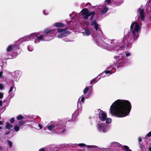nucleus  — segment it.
Segmentation results:
<instances>
[{
	"mask_svg": "<svg viewBox=\"0 0 151 151\" xmlns=\"http://www.w3.org/2000/svg\"><path fill=\"white\" fill-rule=\"evenodd\" d=\"M140 29L141 27L138 23L133 22L130 27V31L132 35H129V33L124 36L122 42L120 40H110L107 38H104L103 40L97 37H95L94 39L99 46L108 50H116L119 54H121L126 47H129L134 41L137 39Z\"/></svg>",
	"mask_w": 151,
	"mask_h": 151,
	"instance_id": "obj_1",
	"label": "nucleus"
},
{
	"mask_svg": "<svg viewBox=\"0 0 151 151\" xmlns=\"http://www.w3.org/2000/svg\"><path fill=\"white\" fill-rule=\"evenodd\" d=\"M131 108V104L129 101L118 99L111 105L110 112L113 116L118 117H123L129 115Z\"/></svg>",
	"mask_w": 151,
	"mask_h": 151,
	"instance_id": "obj_2",
	"label": "nucleus"
},
{
	"mask_svg": "<svg viewBox=\"0 0 151 151\" xmlns=\"http://www.w3.org/2000/svg\"><path fill=\"white\" fill-rule=\"evenodd\" d=\"M55 31L54 30L47 29L44 31L43 35H41V32H35L31 34L29 36L30 40H32L35 39L34 43L37 44L41 41L51 40L53 38V36L55 35Z\"/></svg>",
	"mask_w": 151,
	"mask_h": 151,
	"instance_id": "obj_3",
	"label": "nucleus"
},
{
	"mask_svg": "<svg viewBox=\"0 0 151 151\" xmlns=\"http://www.w3.org/2000/svg\"><path fill=\"white\" fill-rule=\"evenodd\" d=\"M47 128L50 131H56L57 130H61L62 133L65 132V129L64 126L60 124L57 122H52L50 124L48 125Z\"/></svg>",
	"mask_w": 151,
	"mask_h": 151,
	"instance_id": "obj_4",
	"label": "nucleus"
},
{
	"mask_svg": "<svg viewBox=\"0 0 151 151\" xmlns=\"http://www.w3.org/2000/svg\"><path fill=\"white\" fill-rule=\"evenodd\" d=\"M97 131L101 133H106L108 132L109 126L99 121L97 124Z\"/></svg>",
	"mask_w": 151,
	"mask_h": 151,
	"instance_id": "obj_5",
	"label": "nucleus"
},
{
	"mask_svg": "<svg viewBox=\"0 0 151 151\" xmlns=\"http://www.w3.org/2000/svg\"><path fill=\"white\" fill-rule=\"evenodd\" d=\"M55 31V34L53 36V37L55 35H58L57 37L59 38H61L63 37H65L67 35L70 33L67 30L65 29L59 28L57 30L52 29Z\"/></svg>",
	"mask_w": 151,
	"mask_h": 151,
	"instance_id": "obj_6",
	"label": "nucleus"
},
{
	"mask_svg": "<svg viewBox=\"0 0 151 151\" xmlns=\"http://www.w3.org/2000/svg\"><path fill=\"white\" fill-rule=\"evenodd\" d=\"M82 15L83 16V18L86 20L88 19V17L91 16L90 19L92 20L93 19V16L95 13L93 12H89L87 9H83L81 12Z\"/></svg>",
	"mask_w": 151,
	"mask_h": 151,
	"instance_id": "obj_7",
	"label": "nucleus"
},
{
	"mask_svg": "<svg viewBox=\"0 0 151 151\" xmlns=\"http://www.w3.org/2000/svg\"><path fill=\"white\" fill-rule=\"evenodd\" d=\"M114 58L116 59V64L119 65V67H121L125 63L123 57L122 55L115 56Z\"/></svg>",
	"mask_w": 151,
	"mask_h": 151,
	"instance_id": "obj_8",
	"label": "nucleus"
},
{
	"mask_svg": "<svg viewBox=\"0 0 151 151\" xmlns=\"http://www.w3.org/2000/svg\"><path fill=\"white\" fill-rule=\"evenodd\" d=\"M96 112L99 113V118L101 121H104L105 120L107 117V115L104 111L100 109H98Z\"/></svg>",
	"mask_w": 151,
	"mask_h": 151,
	"instance_id": "obj_9",
	"label": "nucleus"
},
{
	"mask_svg": "<svg viewBox=\"0 0 151 151\" xmlns=\"http://www.w3.org/2000/svg\"><path fill=\"white\" fill-rule=\"evenodd\" d=\"M91 25L93 26L96 31L98 30V32L99 36L101 37L102 35V32L101 29L99 28V25L96 20L92 21L91 23Z\"/></svg>",
	"mask_w": 151,
	"mask_h": 151,
	"instance_id": "obj_10",
	"label": "nucleus"
},
{
	"mask_svg": "<svg viewBox=\"0 0 151 151\" xmlns=\"http://www.w3.org/2000/svg\"><path fill=\"white\" fill-rule=\"evenodd\" d=\"M18 47V46L16 45L13 44L10 45L6 48V52L8 55H10L11 52L13 50H16Z\"/></svg>",
	"mask_w": 151,
	"mask_h": 151,
	"instance_id": "obj_11",
	"label": "nucleus"
},
{
	"mask_svg": "<svg viewBox=\"0 0 151 151\" xmlns=\"http://www.w3.org/2000/svg\"><path fill=\"white\" fill-rule=\"evenodd\" d=\"M138 12H139L140 17L142 21L145 20V13L144 10L143 9H139L138 10Z\"/></svg>",
	"mask_w": 151,
	"mask_h": 151,
	"instance_id": "obj_12",
	"label": "nucleus"
},
{
	"mask_svg": "<svg viewBox=\"0 0 151 151\" xmlns=\"http://www.w3.org/2000/svg\"><path fill=\"white\" fill-rule=\"evenodd\" d=\"M84 101V97L83 96H81V97H80L78 100L77 102L78 106H81V103H83Z\"/></svg>",
	"mask_w": 151,
	"mask_h": 151,
	"instance_id": "obj_13",
	"label": "nucleus"
},
{
	"mask_svg": "<svg viewBox=\"0 0 151 151\" xmlns=\"http://www.w3.org/2000/svg\"><path fill=\"white\" fill-rule=\"evenodd\" d=\"M54 25V26L56 27H63L64 26V24L62 23L58 22L55 23Z\"/></svg>",
	"mask_w": 151,
	"mask_h": 151,
	"instance_id": "obj_14",
	"label": "nucleus"
},
{
	"mask_svg": "<svg viewBox=\"0 0 151 151\" xmlns=\"http://www.w3.org/2000/svg\"><path fill=\"white\" fill-rule=\"evenodd\" d=\"M13 76L15 78H17L20 76L19 72V71H16L14 72Z\"/></svg>",
	"mask_w": 151,
	"mask_h": 151,
	"instance_id": "obj_15",
	"label": "nucleus"
},
{
	"mask_svg": "<svg viewBox=\"0 0 151 151\" xmlns=\"http://www.w3.org/2000/svg\"><path fill=\"white\" fill-rule=\"evenodd\" d=\"M111 145L113 146L119 147L121 145L119 143L116 142H113L111 143Z\"/></svg>",
	"mask_w": 151,
	"mask_h": 151,
	"instance_id": "obj_16",
	"label": "nucleus"
},
{
	"mask_svg": "<svg viewBox=\"0 0 151 151\" xmlns=\"http://www.w3.org/2000/svg\"><path fill=\"white\" fill-rule=\"evenodd\" d=\"M108 8L106 6H104L103 9L101 11V13L102 14H104L107 11Z\"/></svg>",
	"mask_w": 151,
	"mask_h": 151,
	"instance_id": "obj_17",
	"label": "nucleus"
},
{
	"mask_svg": "<svg viewBox=\"0 0 151 151\" xmlns=\"http://www.w3.org/2000/svg\"><path fill=\"white\" fill-rule=\"evenodd\" d=\"M35 128L37 129H40L42 128V126L38 123H35Z\"/></svg>",
	"mask_w": 151,
	"mask_h": 151,
	"instance_id": "obj_18",
	"label": "nucleus"
},
{
	"mask_svg": "<svg viewBox=\"0 0 151 151\" xmlns=\"http://www.w3.org/2000/svg\"><path fill=\"white\" fill-rule=\"evenodd\" d=\"M150 2H148V5H147L148 7L147 8L146 11L147 12V13L151 12V6L150 5Z\"/></svg>",
	"mask_w": 151,
	"mask_h": 151,
	"instance_id": "obj_19",
	"label": "nucleus"
},
{
	"mask_svg": "<svg viewBox=\"0 0 151 151\" xmlns=\"http://www.w3.org/2000/svg\"><path fill=\"white\" fill-rule=\"evenodd\" d=\"M30 39L29 38V36H25L22 38V40L23 41H26L30 40Z\"/></svg>",
	"mask_w": 151,
	"mask_h": 151,
	"instance_id": "obj_20",
	"label": "nucleus"
},
{
	"mask_svg": "<svg viewBox=\"0 0 151 151\" xmlns=\"http://www.w3.org/2000/svg\"><path fill=\"white\" fill-rule=\"evenodd\" d=\"M84 35L86 36H89L91 34V32L90 30L88 29H86L84 30Z\"/></svg>",
	"mask_w": 151,
	"mask_h": 151,
	"instance_id": "obj_21",
	"label": "nucleus"
},
{
	"mask_svg": "<svg viewBox=\"0 0 151 151\" xmlns=\"http://www.w3.org/2000/svg\"><path fill=\"white\" fill-rule=\"evenodd\" d=\"M12 127V125L9 124V123H6L5 126L6 128L9 129H11Z\"/></svg>",
	"mask_w": 151,
	"mask_h": 151,
	"instance_id": "obj_22",
	"label": "nucleus"
},
{
	"mask_svg": "<svg viewBox=\"0 0 151 151\" xmlns=\"http://www.w3.org/2000/svg\"><path fill=\"white\" fill-rule=\"evenodd\" d=\"M43 14L45 15H48L49 13V12L47 10L44 9L42 11Z\"/></svg>",
	"mask_w": 151,
	"mask_h": 151,
	"instance_id": "obj_23",
	"label": "nucleus"
},
{
	"mask_svg": "<svg viewBox=\"0 0 151 151\" xmlns=\"http://www.w3.org/2000/svg\"><path fill=\"white\" fill-rule=\"evenodd\" d=\"M28 50L29 51H32L34 50L33 47L31 45H28L27 48Z\"/></svg>",
	"mask_w": 151,
	"mask_h": 151,
	"instance_id": "obj_24",
	"label": "nucleus"
},
{
	"mask_svg": "<svg viewBox=\"0 0 151 151\" xmlns=\"http://www.w3.org/2000/svg\"><path fill=\"white\" fill-rule=\"evenodd\" d=\"M106 124H109L111 122L112 119L111 118H106Z\"/></svg>",
	"mask_w": 151,
	"mask_h": 151,
	"instance_id": "obj_25",
	"label": "nucleus"
},
{
	"mask_svg": "<svg viewBox=\"0 0 151 151\" xmlns=\"http://www.w3.org/2000/svg\"><path fill=\"white\" fill-rule=\"evenodd\" d=\"M12 91H16V88L14 86L11 87L9 91V93L12 92Z\"/></svg>",
	"mask_w": 151,
	"mask_h": 151,
	"instance_id": "obj_26",
	"label": "nucleus"
},
{
	"mask_svg": "<svg viewBox=\"0 0 151 151\" xmlns=\"http://www.w3.org/2000/svg\"><path fill=\"white\" fill-rule=\"evenodd\" d=\"M105 1L108 4H109L111 3L114 4H115V3H114L113 1V0H105Z\"/></svg>",
	"mask_w": 151,
	"mask_h": 151,
	"instance_id": "obj_27",
	"label": "nucleus"
},
{
	"mask_svg": "<svg viewBox=\"0 0 151 151\" xmlns=\"http://www.w3.org/2000/svg\"><path fill=\"white\" fill-rule=\"evenodd\" d=\"M14 129L15 131L17 132L19 130V127L18 125H15L14 127Z\"/></svg>",
	"mask_w": 151,
	"mask_h": 151,
	"instance_id": "obj_28",
	"label": "nucleus"
},
{
	"mask_svg": "<svg viewBox=\"0 0 151 151\" xmlns=\"http://www.w3.org/2000/svg\"><path fill=\"white\" fill-rule=\"evenodd\" d=\"M96 78H94V79H92L91 81V84H93L95 83L96 82H97L98 81V80H97L96 81Z\"/></svg>",
	"mask_w": 151,
	"mask_h": 151,
	"instance_id": "obj_29",
	"label": "nucleus"
},
{
	"mask_svg": "<svg viewBox=\"0 0 151 151\" xmlns=\"http://www.w3.org/2000/svg\"><path fill=\"white\" fill-rule=\"evenodd\" d=\"M124 148L125 151H132V150L129 149V147L127 146L124 145Z\"/></svg>",
	"mask_w": 151,
	"mask_h": 151,
	"instance_id": "obj_30",
	"label": "nucleus"
},
{
	"mask_svg": "<svg viewBox=\"0 0 151 151\" xmlns=\"http://www.w3.org/2000/svg\"><path fill=\"white\" fill-rule=\"evenodd\" d=\"M24 117L22 116L21 115H19L17 117V119L18 120H20L22 119H23Z\"/></svg>",
	"mask_w": 151,
	"mask_h": 151,
	"instance_id": "obj_31",
	"label": "nucleus"
},
{
	"mask_svg": "<svg viewBox=\"0 0 151 151\" xmlns=\"http://www.w3.org/2000/svg\"><path fill=\"white\" fill-rule=\"evenodd\" d=\"M88 90H89L88 87H86V88H85L84 89V90L83 91V92L84 93V94H86L87 93L88 91Z\"/></svg>",
	"mask_w": 151,
	"mask_h": 151,
	"instance_id": "obj_32",
	"label": "nucleus"
},
{
	"mask_svg": "<svg viewBox=\"0 0 151 151\" xmlns=\"http://www.w3.org/2000/svg\"><path fill=\"white\" fill-rule=\"evenodd\" d=\"M7 142L8 143V144L10 146V148H11L12 146V142L9 140H8Z\"/></svg>",
	"mask_w": 151,
	"mask_h": 151,
	"instance_id": "obj_33",
	"label": "nucleus"
},
{
	"mask_svg": "<svg viewBox=\"0 0 151 151\" xmlns=\"http://www.w3.org/2000/svg\"><path fill=\"white\" fill-rule=\"evenodd\" d=\"M24 124V122L23 121H20L19 122L18 125L19 126H22L23 124Z\"/></svg>",
	"mask_w": 151,
	"mask_h": 151,
	"instance_id": "obj_34",
	"label": "nucleus"
},
{
	"mask_svg": "<svg viewBox=\"0 0 151 151\" xmlns=\"http://www.w3.org/2000/svg\"><path fill=\"white\" fill-rule=\"evenodd\" d=\"M151 136V131L149 132L145 136V138H147V137H149Z\"/></svg>",
	"mask_w": 151,
	"mask_h": 151,
	"instance_id": "obj_35",
	"label": "nucleus"
},
{
	"mask_svg": "<svg viewBox=\"0 0 151 151\" xmlns=\"http://www.w3.org/2000/svg\"><path fill=\"white\" fill-rule=\"evenodd\" d=\"M4 93L2 92H0V99H1L3 98L4 96Z\"/></svg>",
	"mask_w": 151,
	"mask_h": 151,
	"instance_id": "obj_36",
	"label": "nucleus"
},
{
	"mask_svg": "<svg viewBox=\"0 0 151 151\" xmlns=\"http://www.w3.org/2000/svg\"><path fill=\"white\" fill-rule=\"evenodd\" d=\"M87 147L89 148H96L97 147L93 145H87Z\"/></svg>",
	"mask_w": 151,
	"mask_h": 151,
	"instance_id": "obj_37",
	"label": "nucleus"
},
{
	"mask_svg": "<svg viewBox=\"0 0 151 151\" xmlns=\"http://www.w3.org/2000/svg\"><path fill=\"white\" fill-rule=\"evenodd\" d=\"M14 118H11L10 120V122L11 123H12V124L14 122Z\"/></svg>",
	"mask_w": 151,
	"mask_h": 151,
	"instance_id": "obj_38",
	"label": "nucleus"
},
{
	"mask_svg": "<svg viewBox=\"0 0 151 151\" xmlns=\"http://www.w3.org/2000/svg\"><path fill=\"white\" fill-rule=\"evenodd\" d=\"M125 55L126 57H129L131 55V53L129 52H126Z\"/></svg>",
	"mask_w": 151,
	"mask_h": 151,
	"instance_id": "obj_39",
	"label": "nucleus"
},
{
	"mask_svg": "<svg viewBox=\"0 0 151 151\" xmlns=\"http://www.w3.org/2000/svg\"><path fill=\"white\" fill-rule=\"evenodd\" d=\"M78 145L81 147H83L86 146V145L84 143H80L78 144Z\"/></svg>",
	"mask_w": 151,
	"mask_h": 151,
	"instance_id": "obj_40",
	"label": "nucleus"
},
{
	"mask_svg": "<svg viewBox=\"0 0 151 151\" xmlns=\"http://www.w3.org/2000/svg\"><path fill=\"white\" fill-rule=\"evenodd\" d=\"M111 70H105V73L106 74L111 73V74H112V73H111Z\"/></svg>",
	"mask_w": 151,
	"mask_h": 151,
	"instance_id": "obj_41",
	"label": "nucleus"
},
{
	"mask_svg": "<svg viewBox=\"0 0 151 151\" xmlns=\"http://www.w3.org/2000/svg\"><path fill=\"white\" fill-rule=\"evenodd\" d=\"M4 88V86L3 85H2L1 84H0V89L2 90V89H3Z\"/></svg>",
	"mask_w": 151,
	"mask_h": 151,
	"instance_id": "obj_42",
	"label": "nucleus"
},
{
	"mask_svg": "<svg viewBox=\"0 0 151 151\" xmlns=\"http://www.w3.org/2000/svg\"><path fill=\"white\" fill-rule=\"evenodd\" d=\"M3 71H1L0 72V78H2L3 77L2 75L3 74Z\"/></svg>",
	"mask_w": 151,
	"mask_h": 151,
	"instance_id": "obj_43",
	"label": "nucleus"
},
{
	"mask_svg": "<svg viewBox=\"0 0 151 151\" xmlns=\"http://www.w3.org/2000/svg\"><path fill=\"white\" fill-rule=\"evenodd\" d=\"M91 6V4L89 3H87L86 4V6L88 7H90Z\"/></svg>",
	"mask_w": 151,
	"mask_h": 151,
	"instance_id": "obj_44",
	"label": "nucleus"
},
{
	"mask_svg": "<svg viewBox=\"0 0 151 151\" xmlns=\"http://www.w3.org/2000/svg\"><path fill=\"white\" fill-rule=\"evenodd\" d=\"M104 74V73L103 72L102 73H101L98 76H98H101V77H104L105 76H103V75Z\"/></svg>",
	"mask_w": 151,
	"mask_h": 151,
	"instance_id": "obj_45",
	"label": "nucleus"
},
{
	"mask_svg": "<svg viewBox=\"0 0 151 151\" xmlns=\"http://www.w3.org/2000/svg\"><path fill=\"white\" fill-rule=\"evenodd\" d=\"M149 150L150 151H151V143L150 144Z\"/></svg>",
	"mask_w": 151,
	"mask_h": 151,
	"instance_id": "obj_46",
	"label": "nucleus"
},
{
	"mask_svg": "<svg viewBox=\"0 0 151 151\" xmlns=\"http://www.w3.org/2000/svg\"><path fill=\"white\" fill-rule=\"evenodd\" d=\"M118 2H119V4H118V5H119L120 4H122L123 2V1L122 0H119Z\"/></svg>",
	"mask_w": 151,
	"mask_h": 151,
	"instance_id": "obj_47",
	"label": "nucleus"
},
{
	"mask_svg": "<svg viewBox=\"0 0 151 151\" xmlns=\"http://www.w3.org/2000/svg\"><path fill=\"white\" fill-rule=\"evenodd\" d=\"M138 140L139 142H140L142 140V138L141 137L139 138Z\"/></svg>",
	"mask_w": 151,
	"mask_h": 151,
	"instance_id": "obj_48",
	"label": "nucleus"
},
{
	"mask_svg": "<svg viewBox=\"0 0 151 151\" xmlns=\"http://www.w3.org/2000/svg\"><path fill=\"white\" fill-rule=\"evenodd\" d=\"M39 151H45V149L44 148H41L39 150Z\"/></svg>",
	"mask_w": 151,
	"mask_h": 151,
	"instance_id": "obj_49",
	"label": "nucleus"
},
{
	"mask_svg": "<svg viewBox=\"0 0 151 151\" xmlns=\"http://www.w3.org/2000/svg\"><path fill=\"white\" fill-rule=\"evenodd\" d=\"M63 40L66 42H69L70 41L69 40L67 39H64Z\"/></svg>",
	"mask_w": 151,
	"mask_h": 151,
	"instance_id": "obj_50",
	"label": "nucleus"
},
{
	"mask_svg": "<svg viewBox=\"0 0 151 151\" xmlns=\"http://www.w3.org/2000/svg\"><path fill=\"white\" fill-rule=\"evenodd\" d=\"M2 106V102L1 100H0V106Z\"/></svg>",
	"mask_w": 151,
	"mask_h": 151,
	"instance_id": "obj_51",
	"label": "nucleus"
},
{
	"mask_svg": "<svg viewBox=\"0 0 151 151\" xmlns=\"http://www.w3.org/2000/svg\"><path fill=\"white\" fill-rule=\"evenodd\" d=\"M9 133V132H6L5 134H6V135H7Z\"/></svg>",
	"mask_w": 151,
	"mask_h": 151,
	"instance_id": "obj_52",
	"label": "nucleus"
},
{
	"mask_svg": "<svg viewBox=\"0 0 151 151\" xmlns=\"http://www.w3.org/2000/svg\"><path fill=\"white\" fill-rule=\"evenodd\" d=\"M3 150V148L2 147H1V146H0V150Z\"/></svg>",
	"mask_w": 151,
	"mask_h": 151,
	"instance_id": "obj_53",
	"label": "nucleus"
},
{
	"mask_svg": "<svg viewBox=\"0 0 151 151\" xmlns=\"http://www.w3.org/2000/svg\"><path fill=\"white\" fill-rule=\"evenodd\" d=\"M2 124H3L2 122L1 121H0V125H2Z\"/></svg>",
	"mask_w": 151,
	"mask_h": 151,
	"instance_id": "obj_54",
	"label": "nucleus"
},
{
	"mask_svg": "<svg viewBox=\"0 0 151 151\" xmlns=\"http://www.w3.org/2000/svg\"><path fill=\"white\" fill-rule=\"evenodd\" d=\"M74 12H73V13H72V14H70V16H71V15L72 14H74Z\"/></svg>",
	"mask_w": 151,
	"mask_h": 151,
	"instance_id": "obj_55",
	"label": "nucleus"
},
{
	"mask_svg": "<svg viewBox=\"0 0 151 151\" xmlns=\"http://www.w3.org/2000/svg\"><path fill=\"white\" fill-rule=\"evenodd\" d=\"M19 53H18V54H19L20 53V51H21V50L20 49H19Z\"/></svg>",
	"mask_w": 151,
	"mask_h": 151,
	"instance_id": "obj_56",
	"label": "nucleus"
},
{
	"mask_svg": "<svg viewBox=\"0 0 151 151\" xmlns=\"http://www.w3.org/2000/svg\"><path fill=\"white\" fill-rule=\"evenodd\" d=\"M9 96L10 98H11L12 97V95H9Z\"/></svg>",
	"mask_w": 151,
	"mask_h": 151,
	"instance_id": "obj_57",
	"label": "nucleus"
},
{
	"mask_svg": "<svg viewBox=\"0 0 151 151\" xmlns=\"http://www.w3.org/2000/svg\"><path fill=\"white\" fill-rule=\"evenodd\" d=\"M9 58H9L8 57H5V59H8Z\"/></svg>",
	"mask_w": 151,
	"mask_h": 151,
	"instance_id": "obj_58",
	"label": "nucleus"
},
{
	"mask_svg": "<svg viewBox=\"0 0 151 151\" xmlns=\"http://www.w3.org/2000/svg\"><path fill=\"white\" fill-rule=\"evenodd\" d=\"M2 129V128L0 126V130Z\"/></svg>",
	"mask_w": 151,
	"mask_h": 151,
	"instance_id": "obj_59",
	"label": "nucleus"
},
{
	"mask_svg": "<svg viewBox=\"0 0 151 151\" xmlns=\"http://www.w3.org/2000/svg\"><path fill=\"white\" fill-rule=\"evenodd\" d=\"M74 145H75V146H77V144H75Z\"/></svg>",
	"mask_w": 151,
	"mask_h": 151,
	"instance_id": "obj_60",
	"label": "nucleus"
}]
</instances>
